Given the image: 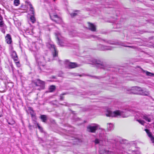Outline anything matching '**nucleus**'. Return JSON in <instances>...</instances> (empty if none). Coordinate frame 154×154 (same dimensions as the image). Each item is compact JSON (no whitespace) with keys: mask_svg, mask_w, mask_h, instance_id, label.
<instances>
[{"mask_svg":"<svg viewBox=\"0 0 154 154\" xmlns=\"http://www.w3.org/2000/svg\"><path fill=\"white\" fill-rule=\"evenodd\" d=\"M127 93L130 94H135L148 96L149 94L148 91L142 89L141 87L138 86L132 87L127 90Z\"/></svg>","mask_w":154,"mask_h":154,"instance_id":"nucleus-1","label":"nucleus"},{"mask_svg":"<svg viewBox=\"0 0 154 154\" xmlns=\"http://www.w3.org/2000/svg\"><path fill=\"white\" fill-rule=\"evenodd\" d=\"M89 63L95 65L98 68L107 70V65L100 59L92 58L89 60Z\"/></svg>","mask_w":154,"mask_h":154,"instance_id":"nucleus-2","label":"nucleus"},{"mask_svg":"<svg viewBox=\"0 0 154 154\" xmlns=\"http://www.w3.org/2000/svg\"><path fill=\"white\" fill-rule=\"evenodd\" d=\"M106 115L107 117H116L118 116H120L123 118H125L128 116L126 112H124L119 110H117L112 112L109 110H107Z\"/></svg>","mask_w":154,"mask_h":154,"instance_id":"nucleus-3","label":"nucleus"},{"mask_svg":"<svg viewBox=\"0 0 154 154\" xmlns=\"http://www.w3.org/2000/svg\"><path fill=\"white\" fill-rule=\"evenodd\" d=\"M99 128V125L96 124H91L87 127V131L89 132L95 133Z\"/></svg>","mask_w":154,"mask_h":154,"instance_id":"nucleus-4","label":"nucleus"},{"mask_svg":"<svg viewBox=\"0 0 154 154\" xmlns=\"http://www.w3.org/2000/svg\"><path fill=\"white\" fill-rule=\"evenodd\" d=\"M101 40H102L104 42H106V43H107L109 44L110 45H121L122 46L125 47H128V48H134V47L133 46H128V45H125V44L122 42H117V41H112L110 40H109V41H106L105 39H101Z\"/></svg>","mask_w":154,"mask_h":154,"instance_id":"nucleus-5","label":"nucleus"},{"mask_svg":"<svg viewBox=\"0 0 154 154\" xmlns=\"http://www.w3.org/2000/svg\"><path fill=\"white\" fill-rule=\"evenodd\" d=\"M32 83L36 86H44L45 85L44 82L41 80L39 79L32 81Z\"/></svg>","mask_w":154,"mask_h":154,"instance_id":"nucleus-6","label":"nucleus"},{"mask_svg":"<svg viewBox=\"0 0 154 154\" xmlns=\"http://www.w3.org/2000/svg\"><path fill=\"white\" fill-rule=\"evenodd\" d=\"M141 118L148 122H150L152 119V116L150 115L141 113L140 114Z\"/></svg>","mask_w":154,"mask_h":154,"instance_id":"nucleus-7","label":"nucleus"},{"mask_svg":"<svg viewBox=\"0 0 154 154\" xmlns=\"http://www.w3.org/2000/svg\"><path fill=\"white\" fill-rule=\"evenodd\" d=\"M100 49L102 51L111 50H113L114 48L113 47L106 46L102 45H99Z\"/></svg>","mask_w":154,"mask_h":154,"instance_id":"nucleus-8","label":"nucleus"},{"mask_svg":"<svg viewBox=\"0 0 154 154\" xmlns=\"http://www.w3.org/2000/svg\"><path fill=\"white\" fill-rule=\"evenodd\" d=\"M49 15L50 18L52 20L56 23H57V20L56 19H57L58 20L60 19V17L57 14L53 13H51L49 14Z\"/></svg>","mask_w":154,"mask_h":154,"instance_id":"nucleus-9","label":"nucleus"},{"mask_svg":"<svg viewBox=\"0 0 154 154\" xmlns=\"http://www.w3.org/2000/svg\"><path fill=\"white\" fill-rule=\"evenodd\" d=\"M49 47L51 49H52L54 52H53V55L54 57H56L58 55V52L56 50L54 45L51 44H49Z\"/></svg>","mask_w":154,"mask_h":154,"instance_id":"nucleus-10","label":"nucleus"},{"mask_svg":"<svg viewBox=\"0 0 154 154\" xmlns=\"http://www.w3.org/2000/svg\"><path fill=\"white\" fill-rule=\"evenodd\" d=\"M68 68L69 69H72L73 68H74L77 67H79L80 65H79L78 64L76 63H73V62H69L68 64Z\"/></svg>","mask_w":154,"mask_h":154,"instance_id":"nucleus-11","label":"nucleus"},{"mask_svg":"<svg viewBox=\"0 0 154 154\" xmlns=\"http://www.w3.org/2000/svg\"><path fill=\"white\" fill-rule=\"evenodd\" d=\"M145 131L147 133L148 136L150 138L151 141L152 143H154V137L153 136L152 133L147 129H145Z\"/></svg>","mask_w":154,"mask_h":154,"instance_id":"nucleus-12","label":"nucleus"},{"mask_svg":"<svg viewBox=\"0 0 154 154\" xmlns=\"http://www.w3.org/2000/svg\"><path fill=\"white\" fill-rule=\"evenodd\" d=\"M88 29L93 32H95L96 30V26L93 23L89 22H88Z\"/></svg>","mask_w":154,"mask_h":154,"instance_id":"nucleus-13","label":"nucleus"},{"mask_svg":"<svg viewBox=\"0 0 154 154\" xmlns=\"http://www.w3.org/2000/svg\"><path fill=\"white\" fill-rule=\"evenodd\" d=\"M6 41L8 44H11L12 42V39L11 35L9 34H7L5 37Z\"/></svg>","mask_w":154,"mask_h":154,"instance_id":"nucleus-14","label":"nucleus"},{"mask_svg":"<svg viewBox=\"0 0 154 154\" xmlns=\"http://www.w3.org/2000/svg\"><path fill=\"white\" fill-rule=\"evenodd\" d=\"M11 55L12 58L14 60V61H17L18 58L17 53L15 51H12Z\"/></svg>","mask_w":154,"mask_h":154,"instance_id":"nucleus-15","label":"nucleus"},{"mask_svg":"<svg viewBox=\"0 0 154 154\" xmlns=\"http://www.w3.org/2000/svg\"><path fill=\"white\" fill-rule=\"evenodd\" d=\"M99 152L100 154H114L113 152L106 150L100 151Z\"/></svg>","mask_w":154,"mask_h":154,"instance_id":"nucleus-16","label":"nucleus"},{"mask_svg":"<svg viewBox=\"0 0 154 154\" xmlns=\"http://www.w3.org/2000/svg\"><path fill=\"white\" fill-rule=\"evenodd\" d=\"M39 118L41 119L42 121L45 123L46 122L48 119L47 116L46 115H41L39 117Z\"/></svg>","mask_w":154,"mask_h":154,"instance_id":"nucleus-17","label":"nucleus"},{"mask_svg":"<svg viewBox=\"0 0 154 154\" xmlns=\"http://www.w3.org/2000/svg\"><path fill=\"white\" fill-rule=\"evenodd\" d=\"M143 73H145L146 75L148 76L153 77L154 76V73L149 72L146 70H145L140 68Z\"/></svg>","mask_w":154,"mask_h":154,"instance_id":"nucleus-18","label":"nucleus"},{"mask_svg":"<svg viewBox=\"0 0 154 154\" xmlns=\"http://www.w3.org/2000/svg\"><path fill=\"white\" fill-rule=\"evenodd\" d=\"M113 126L112 124L109 123L107 124V129L108 131H111L113 129Z\"/></svg>","mask_w":154,"mask_h":154,"instance_id":"nucleus-19","label":"nucleus"},{"mask_svg":"<svg viewBox=\"0 0 154 154\" xmlns=\"http://www.w3.org/2000/svg\"><path fill=\"white\" fill-rule=\"evenodd\" d=\"M3 18L1 16L0 17V27H5V25L4 24L3 21H2Z\"/></svg>","mask_w":154,"mask_h":154,"instance_id":"nucleus-20","label":"nucleus"},{"mask_svg":"<svg viewBox=\"0 0 154 154\" xmlns=\"http://www.w3.org/2000/svg\"><path fill=\"white\" fill-rule=\"evenodd\" d=\"M29 6L30 7V11H31V13L32 15H34V9L31 3H30L29 4Z\"/></svg>","mask_w":154,"mask_h":154,"instance_id":"nucleus-21","label":"nucleus"},{"mask_svg":"<svg viewBox=\"0 0 154 154\" xmlns=\"http://www.w3.org/2000/svg\"><path fill=\"white\" fill-rule=\"evenodd\" d=\"M57 39L58 44L61 46H63V41L60 39L58 37H57Z\"/></svg>","mask_w":154,"mask_h":154,"instance_id":"nucleus-22","label":"nucleus"},{"mask_svg":"<svg viewBox=\"0 0 154 154\" xmlns=\"http://www.w3.org/2000/svg\"><path fill=\"white\" fill-rule=\"evenodd\" d=\"M80 11L79 10H75L74 11V12H75V13H71L70 14V16L72 17H73L75 16H76L77 15V13H75V12H79Z\"/></svg>","mask_w":154,"mask_h":154,"instance_id":"nucleus-23","label":"nucleus"},{"mask_svg":"<svg viewBox=\"0 0 154 154\" xmlns=\"http://www.w3.org/2000/svg\"><path fill=\"white\" fill-rule=\"evenodd\" d=\"M55 88L56 87L54 85H52L50 86L49 88V90L50 92H52L55 89Z\"/></svg>","mask_w":154,"mask_h":154,"instance_id":"nucleus-24","label":"nucleus"},{"mask_svg":"<svg viewBox=\"0 0 154 154\" xmlns=\"http://www.w3.org/2000/svg\"><path fill=\"white\" fill-rule=\"evenodd\" d=\"M43 58L46 62L47 61H50V59L46 54H45V56H43Z\"/></svg>","mask_w":154,"mask_h":154,"instance_id":"nucleus-25","label":"nucleus"},{"mask_svg":"<svg viewBox=\"0 0 154 154\" xmlns=\"http://www.w3.org/2000/svg\"><path fill=\"white\" fill-rule=\"evenodd\" d=\"M107 141L109 143H114L116 142L115 140L112 139H107Z\"/></svg>","mask_w":154,"mask_h":154,"instance_id":"nucleus-26","label":"nucleus"},{"mask_svg":"<svg viewBox=\"0 0 154 154\" xmlns=\"http://www.w3.org/2000/svg\"><path fill=\"white\" fill-rule=\"evenodd\" d=\"M30 19L31 21V22L33 23H35V17H34V15H32V16H31L30 17Z\"/></svg>","mask_w":154,"mask_h":154,"instance_id":"nucleus-27","label":"nucleus"},{"mask_svg":"<svg viewBox=\"0 0 154 154\" xmlns=\"http://www.w3.org/2000/svg\"><path fill=\"white\" fill-rule=\"evenodd\" d=\"M20 4L19 0H14V4L16 6H18Z\"/></svg>","mask_w":154,"mask_h":154,"instance_id":"nucleus-28","label":"nucleus"},{"mask_svg":"<svg viewBox=\"0 0 154 154\" xmlns=\"http://www.w3.org/2000/svg\"><path fill=\"white\" fill-rule=\"evenodd\" d=\"M137 121L140 124L142 125H144L145 122L143 120L140 119H137Z\"/></svg>","mask_w":154,"mask_h":154,"instance_id":"nucleus-29","label":"nucleus"},{"mask_svg":"<svg viewBox=\"0 0 154 154\" xmlns=\"http://www.w3.org/2000/svg\"><path fill=\"white\" fill-rule=\"evenodd\" d=\"M74 140L75 141L74 142H76L77 144H78L79 143H80L82 142V140L76 138Z\"/></svg>","mask_w":154,"mask_h":154,"instance_id":"nucleus-30","label":"nucleus"},{"mask_svg":"<svg viewBox=\"0 0 154 154\" xmlns=\"http://www.w3.org/2000/svg\"><path fill=\"white\" fill-rule=\"evenodd\" d=\"M89 76L93 77L96 79H100L101 78H103V77L101 76H98L94 75H88Z\"/></svg>","mask_w":154,"mask_h":154,"instance_id":"nucleus-31","label":"nucleus"},{"mask_svg":"<svg viewBox=\"0 0 154 154\" xmlns=\"http://www.w3.org/2000/svg\"><path fill=\"white\" fill-rule=\"evenodd\" d=\"M64 103H65V104H62V103H60V104L62 105H64V106H70V105H73V104H74V105L75 104H70L68 103H67L66 102H64Z\"/></svg>","mask_w":154,"mask_h":154,"instance_id":"nucleus-32","label":"nucleus"},{"mask_svg":"<svg viewBox=\"0 0 154 154\" xmlns=\"http://www.w3.org/2000/svg\"><path fill=\"white\" fill-rule=\"evenodd\" d=\"M1 28V31L2 32L4 33V34L5 33V29L6 28V26L5 25V27H0Z\"/></svg>","mask_w":154,"mask_h":154,"instance_id":"nucleus-33","label":"nucleus"},{"mask_svg":"<svg viewBox=\"0 0 154 154\" xmlns=\"http://www.w3.org/2000/svg\"><path fill=\"white\" fill-rule=\"evenodd\" d=\"M38 66H39L41 67V66H42L43 67L45 66V65L42 64V62H38Z\"/></svg>","mask_w":154,"mask_h":154,"instance_id":"nucleus-34","label":"nucleus"},{"mask_svg":"<svg viewBox=\"0 0 154 154\" xmlns=\"http://www.w3.org/2000/svg\"><path fill=\"white\" fill-rule=\"evenodd\" d=\"M133 154H140V152L139 151H133Z\"/></svg>","mask_w":154,"mask_h":154,"instance_id":"nucleus-35","label":"nucleus"},{"mask_svg":"<svg viewBox=\"0 0 154 154\" xmlns=\"http://www.w3.org/2000/svg\"><path fill=\"white\" fill-rule=\"evenodd\" d=\"M94 142L95 144H99L100 143L99 140L97 139H95V140L94 141Z\"/></svg>","mask_w":154,"mask_h":154,"instance_id":"nucleus-36","label":"nucleus"},{"mask_svg":"<svg viewBox=\"0 0 154 154\" xmlns=\"http://www.w3.org/2000/svg\"><path fill=\"white\" fill-rule=\"evenodd\" d=\"M8 124L10 125H13L15 123V122L14 121H12L11 122L8 121Z\"/></svg>","mask_w":154,"mask_h":154,"instance_id":"nucleus-37","label":"nucleus"},{"mask_svg":"<svg viewBox=\"0 0 154 154\" xmlns=\"http://www.w3.org/2000/svg\"><path fill=\"white\" fill-rule=\"evenodd\" d=\"M15 63L16 64V65L18 67H20V63L19 62H15Z\"/></svg>","mask_w":154,"mask_h":154,"instance_id":"nucleus-38","label":"nucleus"},{"mask_svg":"<svg viewBox=\"0 0 154 154\" xmlns=\"http://www.w3.org/2000/svg\"><path fill=\"white\" fill-rule=\"evenodd\" d=\"M37 126H38V128L40 129V131H42L43 130L42 128V127H40L39 125H38V124H37Z\"/></svg>","mask_w":154,"mask_h":154,"instance_id":"nucleus-39","label":"nucleus"},{"mask_svg":"<svg viewBox=\"0 0 154 154\" xmlns=\"http://www.w3.org/2000/svg\"><path fill=\"white\" fill-rule=\"evenodd\" d=\"M10 66H11V68L12 69V70L13 73H14V67L13 66V65L12 64H11L10 65Z\"/></svg>","mask_w":154,"mask_h":154,"instance_id":"nucleus-40","label":"nucleus"},{"mask_svg":"<svg viewBox=\"0 0 154 154\" xmlns=\"http://www.w3.org/2000/svg\"><path fill=\"white\" fill-rule=\"evenodd\" d=\"M91 36L94 38H96L97 39H100L98 37L95 35H92Z\"/></svg>","mask_w":154,"mask_h":154,"instance_id":"nucleus-41","label":"nucleus"},{"mask_svg":"<svg viewBox=\"0 0 154 154\" xmlns=\"http://www.w3.org/2000/svg\"><path fill=\"white\" fill-rule=\"evenodd\" d=\"M60 100H64V97L62 96V95H60Z\"/></svg>","mask_w":154,"mask_h":154,"instance_id":"nucleus-42","label":"nucleus"},{"mask_svg":"<svg viewBox=\"0 0 154 154\" xmlns=\"http://www.w3.org/2000/svg\"><path fill=\"white\" fill-rule=\"evenodd\" d=\"M28 110L31 111L33 112L34 111L33 109L31 107H28Z\"/></svg>","mask_w":154,"mask_h":154,"instance_id":"nucleus-43","label":"nucleus"},{"mask_svg":"<svg viewBox=\"0 0 154 154\" xmlns=\"http://www.w3.org/2000/svg\"><path fill=\"white\" fill-rule=\"evenodd\" d=\"M32 118L33 121H34L35 122L36 121V120L37 119L36 116H35V117H34Z\"/></svg>","mask_w":154,"mask_h":154,"instance_id":"nucleus-44","label":"nucleus"},{"mask_svg":"<svg viewBox=\"0 0 154 154\" xmlns=\"http://www.w3.org/2000/svg\"><path fill=\"white\" fill-rule=\"evenodd\" d=\"M38 70L39 71V72H41L42 71V69L41 67L40 66H38Z\"/></svg>","mask_w":154,"mask_h":154,"instance_id":"nucleus-45","label":"nucleus"},{"mask_svg":"<svg viewBox=\"0 0 154 154\" xmlns=\"http://www.w3.org/2000/svg\"><path fill=\"white\" fill-rule=\"evenodd\" d=\"M31 117H32V118H33V117H35V116H36V115H35V114H32V115H31Z\"/></svg>","mask_w":154,"mask_h":154,"instance_id":"nucleus-46","label":"nucleus"},{"mask_svg":"<svg viewBox=\"0 0 154 154\" xmlns=\"http://www.w3.org/2000/svg\"><path fill=\"white\" fill-rule=\"evenodd\" d=\"M68 93L66 92V93H62L61 94V95H66V94H67Z\"/></svg>","mask_w":154,"mask_h":154,"instance_id":"nucleus-47","label":"nucleus"},{"mask_svg":"<svg viewBox=\"0 0 154 154\" xmlns=\"http://www.w3.org/2000/svg\"><path fill=\"white\" fill-rule=\"evenodd\" d=\"M30 113L31 115H32V114H34V111H33V112H32V111H30Z\"/></svg>","mask_w":154,"mask_h":154,"instance_id":"nucleus-48","label":"nucleus"},{"mask_svg":"<svg viewBox=\"0 0 154 154\" xmlns=\"http://www.w3.org/2000/svg\"><path fill=\"white\" fill-rule=\"evenodd\" d=\"M3 116V115L2 114V113L0 112V117H2Z\"/></svg>","mask_w":154,"mask_h":154,"instance_id":"nucleus-49","label":"nucleus"},{"mask_svg":"<svg viewBox=\"0 0 154 154\" xmlns=\"http://www.w3.org/2000/svg\"><path fill=\"white\" fill-rule=\"evenodd\" d=\"M123 141H124V140H122V142H121V143L122 144H123V143H124H124L123 142Z\"/></svg>","mask_w":154,"mask_h":154,"instance_id":"nucleus-50","label":"nucleus"},{"mask_svg":"<svg viewBox=\"0 0 154 154\" xmlns=\"http://www.w3.org/2000/svg\"><path fill=\"white\" fill-rule=\"evenodd\" d=\"M66 62H69V60H66L65 61Z\"/></svg>","mask_w":154,"mask_h":154,"instance_id":"nucleus-51","label":"nucleus"},{"mask_svg":"<svg viewBox=\"0 0 154 154\" xmlns=\"http://www.w3.org/2000/svg\"><path fill=\"white\" fill-rule=\"evenodd\" d=\"M84 123H86V121H84Z\"/></svg>","mask_w":154,"mask_h":154,"instance_id":"nucleus-52","label":"nucleus"},{"mask_svg":"<svg viewBox=\"0 0 154 154\" xmlns=\"http://www.w3.org/2000/svg\"><path fill=\"white\" fill-rule=\"evenodd\" d=\"M29 127H31V125H29Z\"/></svg>","mask_w":154,"mask_h":154,"instance_id":"nucleus-53","label":"nucleus"},{"mask_svg":"<svg viewBox=\"0 0 154 154\" xmlns=\"http://www.w3.org/2000/svg\"><path fill=\"white\" fill-rule=\"evenodd\" d=\"M79 76H81V75H79Z\"/></svg>","mask_w":154,"mask_h":154,"instance_id":"nucleus-54","label":"nucleus"},{"mask_svg":"<svg viewBox=\"0 0 154 154\" xmlns=\"http://www.w3.org/2000/svg\"><path fill=\"white\" fill-rule=\"evenodd\" d=\"M153 128H154V126H153Z\"/></svg>","mask_w":154,"mask_h":154,"instance_id":"nucleus-55","label":"nucleus"}]
</instances>
